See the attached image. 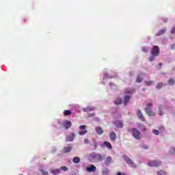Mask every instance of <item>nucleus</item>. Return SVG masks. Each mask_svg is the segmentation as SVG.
Segmentation results:
<instances>
[{
	"mask_svg": "<svg viewBox=\"0 0 175 175\" xmlns=\"http://www.w3.org/2000/svg\"><path fill=\"white\" fill-rule=\"evenodd\" d=\"M106 158V155L92 152L89 156L90 162H101Z\"/></svg>",
	"mask_w": 175,
	"mask_h": 175,
	"instance_id": "obj_1",
	"label": "nucleus"
},
{
	"mask_svg": "<svg viewBox=\"0 0 175 175\" xmlns=\"http://www.w3.org/2000/svg\"><path fill=\"white\" fill-rule=\"evenodd\" d=\"M128 132H131L133 137H135V139H137V140H140V139H142V133H140V131L137 129L135 128L132 129H129Z\"/></svg>",
	"mask_w": 175,
	"mask_h": 175,
	"instance_id": "obj_2",
	"label": "nucleus"
},
{
	"mask_svg": "<svg viewBox=\"0 0 175 175\" xmlns=\"http://www.w3.org/2000/svg\"><path fill=\"white\" fill-rule=\"evenodd\" d=\"M152 103H149L146 105V107L145 108V111L146 113V114H148V116L152 117L154 116H155V113H154V111H152Z\"/></svg>",
	"mask_w": 175,
	"mask_h": 175,
	"instance_id": "obj_3",
	"label": "nucleus"
},
{
	"mask_svg": "<svg viewBox=\"0 0 175 175\" xmlns=\"http://www.w3.org/2000/svg\"><path fill=\"white\" fill-rule=\"evenodd\" d=\"M122 158L125 161L126 163H127V165H129L131 167H133V169H136V167H137V165H136V164L134 163L133 161L128 157V156L124 154L122 156Z\"/></svg>",
	"mask_w": 175,
	"mask_h": 175,
	"instance_id": "obj_4",
	"label": "nucleus"
},
{
	"mask_svg": "<svg viewBox=\"0 0 175 175\" xmlns=\"http://www.w3.org/2000/svg\"><path fill=\"white\" fill-rule=\"evenodd\" d=\"M159 53H161L159 47L158 46H153L151 50L152 55H153V57H158V55H159Z\"/></svg>",
	"mask_w": 175,
	"mask_h": 175,
	"instance_id": "obj_5",
	"label": "nucleus"
},
{
	"mask_svg": "<svg viewBox=\"0 0 175 175\" xmlns=\"http://www.w3.org/2000/svg\"><path fill=\"white\" fill-rule=\"evenodd\" d=\"M162 164V162L158 161H150L148 163V166H150L151 167H158L160 165Z\"/></svg>",
	"mask_w": 175,
	"mask_h": 175,
	"instance_id": "obj_6",
	"label": "nucleus"
},
{
	"mask_svg": "<svg viewBox=\"0 0 175 175\" xmlns=\"http://www.w3.org/2000/svg\"><path fill=\"white\" fill-rule=\"evenodd\" d=\"M79 129L81 131L79 132V135H80V136H83V135H85V133H87V132H88V131L85 130V129H87V126H85V125L80 126Z\"/></svg>",
	"mask_w": 175,
	"mask_h": 175,
	"instance_id": "obj_7",
	"label": "nucleus"
},
{
	"mask_svg": "<svg viewBox=\"0 0 175 175\" xmlns=\"http://www.w3.org/2000/svg\"><path fill=\"white\" fill-rule=\"evenodd\" d=\"M137 115L138 118L141 121H144V122H147V120H146V118H144V115H143V113H142V111L140 109L137 110Z\"/></svg>",
	"mask_w": 175,
	"mask_h": 175,
	"instance_id": "obj_8",
	"label": "nucleus"
},
{
	"mask_svg": "<svg viewBox=\"0 0 175 175\" xmlns=\"http://www.w3.org/2000/svg\"><path fill=\"white\" fill-rule=\"evenodd\" d=\"M63 126L65 128V129H69V128L72 126V122L70 120H64L63 122Z\"/></svg>",
	"mask_w": 175,
	"mask_h": 175,
	"instance_id": "obj_9",
	"label": "nucleus"
},
{
	"mask_svg": "<svg viewBox=\"0 0 175 175\" xmlns=\"http://www.w3.org/2000/svg\"><path fill=\"white\" fill-rule=\"evenodd\" d=\"M76 137V134L75 133H70L68 136L66 137V142H73Z\"/></svg>",
	"mask_w": 175,
	"mask_h": 175,
	"instance_id": "obj_10",
	"label": "nucleus"
},
{
	"mask_svg": "<svg viewBox=\"0 0 175 175\" xmlns=\"http://www.w3.org/2000/svg\"><path fill=\"white\" fill-rule=\"evenodd\" d=\"M86 170H87V172H89L90 173H91L92 172H96V167H95V165H91L90 166L86 167Z\"/></svg>",
	"mask_w": 175,
	"mask_h": 175,
	"instance_id": "obj_11",
	"label": "nucleus"
},
{
	"mask_svg": "<svg viewBox=\"0 0 175 175\" xmlns=\"http://www.w3.org/2000/svg\"><path fill=\"white\" fill-rule=\"evenodd\" d=\"M114 125L117 126V128H124V123L121 120H116L114 122Z\"/></svg>",
	"mask_w": 175,
	"mask_h": 175,
	"instance_id": "obj_12",
	"label": "nucleus"
},
{
	"mask_svg": "<svg viewBox=\"0 0 175 175\" xmlns=\"http://www.w3.org/2000/svg\"><path fill=\"white\" fill-rule=\"evenodd\" d=\"M109 137L111 142H116V139H117V134L114 131H112L109 134Z\"/></svg>",
	"mask_w": 175,
	"mask_h": 175,
	"instance_id": "obj_13",
	"label": "nucleus"
},
{
	"mask_svg": "<svg viewBox=\"0 0 175 175\" xmlns=\"http://www.w3.org/2000/svg\"><path fill=\"white\" fill-rule=\"evenodd\" d=\"M111 161H113V159L111 158V157L110 156L107 157L105 161V165L106 166H109L110 163H111Z\"/></svg>",
	"mask_w": 175,
	"mask_h": 175,
	"instance_id": "obj_14",
	"label": "nucleus"
},
{
	"mask_svg": "<svg viewBox=\"0 0 175 175\" xmlns=\"http://www.w3.org/2000/svg\"><path fill=\"white\" fill-rule=\"evenodd\" d=\"M103 147H107L109 150H111L113 148V146H111V144L107 141H105L103 144Z\"/></svg>",
	"mask_w": 175,
	"mask_h": 175,
	"instance_id": "obj_15",
	"label": "nucleus"
},
{
	"mask_svg": "<svg viewBox=\"0 0 175 175\" xmlns=\"http://www.w3.org/2000/svg\"><path fill=\"white\" fill-rule=\"evenodd\" d=\"M166 32V27L163 28L160 31H159L156 34L155 36H161V35H163Z\"/></svg>",
	"mask_w": 175,
	"mask_h": 175,
	"instance_id": "obj_16",
	"label": "nucleus"
},
{
	"mask_svg": "<svg viewBox=\"0 0 175 175\" xmlns=\"http://www.w3.org/2000/svg\"><path fill=\"white\" fill-rule=\"evenodd\" d=\"M95 131H96L97 135H102V134H103V129H101L100 126L96 127Z\"/></svg>",
	"mask_w": 175,
	"mask_h": 175,
	"instance_id": "obj_17",
	"label": "nucleus"
},
{
	"mask_svg": "<svg viewBox=\"0 0 175 175\" xmlns=\"http://www.w3.org/2000/svg\"><path fill=\"white\" fill-rule=\"evenodd\" d=\"M130 99H131V96H129V95L125 96V97L124 98V104L125 105V106H126V105L129 103Z\"/></svg>",
	"mask_w": 175,
	"mask_h": 175,
	"instance_id": "obj_18",
	"label": "nucleus"
},
{
	"mask_svg": "<svg viewBox=\"0 0 175 175\" xmlns=\"http://www.w3.org/2000/svg\"><path fill=\"white\" fill-rule=\"evenodd\" d=\"M51 173L54 175H58L61 173V170L59 169H54L51 170Z\"/></svg>",
	"mask_w": 175,
	"mask_h": 175,
	"instance_id": "obj_19",
	"label": "nucleus"
},
{
	"mask_svg": "<svg viewBox=\"0 0 175 175\" xmlns=\"http://www.w3.org/2000/svg\"><path fill=\"white\" fill-rule=\"evenodd\" d=\"M138 128H139V129H141V131H142L143 132H146L147 131L146 126H144V124H139Z\"/></svg>",
	"mask_w": 175,
	"mask_h": 175,
	"instance_id": "obj_20",
	"label": "nucleus"
},
{
	"mask_svg": "<svg viewBox=\"0 0 175 175\" xmlns=\"http://www.w3.org/2000/svg\"><path fill=\"white\" fill-rule=\"evenodd\" d=\"M72 151V146H66L64 148V152L68 153Z\"/></svg>",
	"mask_w": 175,
	"mask_h": 175,
	"instance_id": "obj_21",
	"label": "nucleus"
},
{
	"mask_svg": "<svg viewBox=\"0 0 175 175\" xmlns=\"http://www.w3.org/2000/svg\"><path fill=\"white\" fill-rule=\"evenodd\" d=\"M94 110H95V108L90 107H88L83 109V111H85V112L94 111Z\"/></svg>",
	"mask_w": 175,
	"mask_h": 175,
	"instance_id": "obj_22",
	"label": "nucleus"
},
{
	"mask_svg": "<svg viewBox=\"0 0 175 175\" xmlns=\"http://www.w3.org/2000/svg\"><path fill=\"white\" fill-rule=\"evenodd\" d=\"M143 81V77H142V74H139L136 79V83H142Z\"/></svg>",
	"mask_w": 175,
	"mask_h": 175,
	"instance_id": "obj_23",
	"label": "nucleus"
},
{
	"mask_svg": "<svg viewBox=\"0 0 175 175\" xmlns=\"http://www.w3.org/2000/svg\"><path fill=\"white\" fill-rule=\"evenodd\" d=\"M73 163H80V157H75L72 159Z\"/></svg>",
	"mask_w": 175,
	"mask_h": 175,
	"instance_id": "obj_24",
	"label": "nucleus"
},
{
	"mask_svg": "<svg viewBox=\"0 0 175 175\" xmlns=\"http://www.w3.org/2000/svg\"><path fill=\"white\" fill-rule=\"evenodd\" d=\"M174 83H175L174 79L170 78V79L168 80V85H174Z\"/></svg>",
	"mask_w": 175,
	"mask_h": 175,
	"instance_id": "obj_25",
	"label": "nucleus"
},
{
	"mask_svg": "<svg viewBox=\"0 0 175 175\" xmlns=\"http://www.w3.org/2000/svg\"><path fill=\"white\" fill-rule=\"evenodd\" d=\"M65 116H70L72 114V111L70 110H65L64 112Z\"/></svg>",
	"mask_w": 175,
	"mask_h": 175,
	"instance_id": "obj_26",
	"label": "nucleus"
},
{
	"mask_svg": "<svg viewBox=\"0 0 175 175\" xmlns=\"http://www.w3.org/2000/svg\"><path fill=\"white\" fill-rule=\"evenodd\" d=\"M109 172H110V171L109 170V169H105L102 171V174L103 175H108Z\"/></svg>",
	"mask_w": 175,
	"mask_h": 175,
	"instance_id": "obj_27",
	"label": "nucleus"
},
{
	"mask_svg": "<svg viewBox=\"0 0 175 175\" xmlns=\"http://www.w3.org/2000/svg\"><path fill=\"white\" fill-rule=\"evenodd\" d=\"M121 103H122V99L121 98H118L115 100L116 105H121Z\"/></svg>",
	"mask_w": 175,
	"mask_h": 175,
	"instance_id": "obj_28",
	"label": "nucleus"
},
{
	"mask_svg": "<svg viewBox=\"0 0 175 175\" xmlns=\"http://www.w3.org/2000/svg\"><path fill=\"white\" fill-rule=\"evenodd\" d=\"M146 85H152L154 84V81H145Z\"/></svg>",
	"mask_w": 175,
	"mask_h": 175,
	"instance_id": "obj_29",
	"label": "nucleus"
},
{
	"mask_svg": "<svg viewBox=\"0 0 175 175\" xmlns=\"http://www.w3.org/2000/svg\"><path fill=\"white\" fill-rule=\"evenodd\" d=\"M163 87V83H159L157 85V90H161Z\"/></svg>",
	"mask_w": 175,
	"mask_h": 175,
	"instance_id": "obj_30",
	"label": "nucleus"
},
{
	"mask_svg": "<svg viewBox=\"0 0 175 175\" xmlns=\"http://www.w3.org/2000/svg\"><path fill=\"white\" fill-rule=\"evenodd\" d=\"M157 174H159V175H167L166 172H165L163 170L158 171Z\"/></svg>",
	"mask_w": 175,
	"mask_h": 175,
	"instance_id": "obj_31",
	"label": "nucleus"
},
{
	"mask_svg": "<svg viewBox=\"0 0 175 175\" xmlns=\"http://www.w3.org/2000/svg\"><path fill=\"white\" fill-rule=\"evenodd\" d=\"M152 133H154V135H159V131L156 129H153Z\"/></svg>",
	"mask_w": 175,
	"mask_h": 175,
	"instance_id": "obj_32",
	"label": "nucleus"
},
{
	"mask_svg": "<svg viewBox=\"0 0 175 175\" xmlns=\"http://www.w3.org/2000/svg\"><path fill=\"white\" fill-rule=\"evenodd\" d=\"M159 129L160 132H163V131H165V126H160L159 127Z\"/></svg>",
	"mask_w": 175,
	"mask_h": 175,
	"instance_id": "obj_33",
	"label": "nucleus"
},
{
	"mask_svg": "<svg viewBox=\"0 0 175 175\" xmlns=\"http://www.w3.org/2000/svg\"><path fill=\"white\" fill-rule=\"evenodd\" d=\"M170 154H172L173 155H175V148H172L170 150Z\"/></svg>",
	"mask_w": 175,
	"mask_h": 175,
	"instance_id": "obj_34",
	"label": "nucleus"
},
{
	"mask_svg": "<svg viewBox=\"0 0 175 175\" xmlns=\"http://www.w3.org/2000/svg\"><path fill=\"white\" fill-rule=\"evenodd\" d=\"M61 169L62 170H64V172H68V167H66V166H62Z\"/></svg>",
	"mask_w": 175,
	"mask_h": 175,
	"instance_id": "obj_35",
	"label": "nucleus"
},
{
	"mask_svg": "<svg viewBox=\"0 0 175 175\" xmlns=\"http://www.w3.org/2000/svg\"><path fill=\"white\" fill-rule=\"evenodd\" d=\"M142 51H144V53H148V49L146 47H144L142 49Z\"/></svg>",
	"mask_w": 175,
	"mask_h": 175,
	"instance_id": "obj_36",
	"label": "nucleus"
},
{
	"mask_svg": "<svg viewBox=\"0 0 175 175\" xmlns=\"http://www.w3.org/2000/svg\"><path fill=\"white\" fill-rule=\"evenodd\" d=\"M84 143H85V144H89L90 140L88 139H84Z\"/></svg>",
	"mask_w": 175,
	"mask_h": 175,
	"instance_id": "obj_37",
	"label": "nucleus"
},
{
	"mask_svg": "<svg viewBox=\"0 0 175 175\" xmlns=\"http://www.w3.org/2000/svg\"><path fill=\"white\" fill-rule=\"evenodd\" d=\"M154 55L151 56L150 58H149V61L151 62L152 61H154Z\"/></svg>",
	"mask_w": 175,
	"mask_h": 175,
	"instance_id": "obj_38",
	"label": "nucleus"
},
{
	"mask_svg": "<svg viewBox=\"0 0 175 175\" xmlns=\"http://www.w3.org/2000/svg\"><path fill=\"white\" fill-rule=\"evenodd\" d=\"M172 33H175V27H174L171 31Z\"/></svg>",
	"mask_w": 175,
	"mask_h": 175,
	"instance_id": "obj_39",
	"label": "nucleus"
},
{
	"mask_svg": "<svg viewBox=\"0 0 175 175\" xmlns=\"http://www.w3.org/2000/svg\"><path fill=\"white\" fill-rule=\"evenodd\" d=\"M107 77H109V75H108L107 73H105V74L104 75V78H105V79H107Z\"/></svg>",
	"mask_w": 175,
	"mask_h": 175,
	"instance_id": "obj_40",
	"label": "nucleus"
},
{
	"mask_svg": "<svg viewBox=\"0 0 175 175\" xmlns=\"http://www.w3.org/2000/svg\"><path fill=\"white\" fill-rule=\"evenodd\" d=\"M159 116H163V112L162 111V110H160L159 112Z\"/></svg>",
	"mask_w": 175,
	"mask_h": 175,
	"instance_id": "obj_41",
	"label": "nucleus"
},
{
	"mask_svg": "<svg viewBox=\"0 0 175 175\" xmlns=\"http://www.w3.org/2000/svg\"><path fill=\"white\" fill-rule=\"evenodd\" d=\"M43 175H49L48 172H42Z\"/></svg>",
	"mask_w": 175,
	"mask_h": 175,
	"instance_id": "obj_42",
	"label": "nucleus"
},
{
	"mask_svg": "<svg viewBox=\"0 0 175 175\" xmlns=\"http://www.w3.org/2000/svg\"><path fill=\"white\" fill-rule=\"evenodd\" d=\"M93 146H94V148H96V147H97L96 142H94Z\"/></svg>",
	"mask_w": 175,
	"mask_h": 175,
	"instance_id": "obj_43",
	"label": "nucleus"
},
{
	"mask_svg": "<svg viewBox=\"0 0 175 175\" xmlns=\"http://www.w3.org/2000/svg\"><path fill=\"white\" fill-rule=\"evenodd\" d=\"M159 69H161V68H162V63H159Z\"/></svg>",
	"mask_w": 175,
	"mask_h": 175,
	"instance_id": "obj_44",
	"label": "nucleus"
},
{
	"mask_svg": "<svg viewBox=\"0 0 175 175\" xmlns=\"http://www.w3.org/2000/svg\"><path fill=\"white\" fill-rule=\"evenodd\" d=\"M174 47H175V45L172 44V46H171L172 50H174Z\"/></svg>",
	"mask_w": 175,
	"mask_h": 175,
	"instance_id": "obj_45",
	"label": "nucleus"
},
{
	"mask_svg": "<svg viewBox=\"0 0 175 175\" xmlns=\"http://www.w3.org/2000/svg\"><path fill=\"white\" fill-rule=\"evenodd\" d=\"M116 175H122V173L118 172H117Z\"/></svg>",
	"mask_w": 175,
	"mask_h": 175,
	"instance_id": "obj_46",
	"label": "nucleus"
},
{
	"mask_svg": "<svg viewBox=\"0 0 175 175\" xmlns=\"http://www.w3.org/2000/svg\"><path fill=\"white\" fill-rule=\"evenodd\" d=\"M144 148L147 149V148H148V146H144Z\"/></svg>",
	"mask_w": 175,
	"mask_h": 175,
	"instance_id": "obj_47",
	"label": "nucleus"
},
{
	"mask_svg": "<svg viewBox=\"0 0 175 175\" xmlns=\"http://www.w3.org/2000/svg\"><path fill=\"white\" fill-rule=\"evenodd\" d=\"M122 175H127L126 173H122Z\"/></svg>",
	"mask_w": 175,
	"mask_h": 175,
	"instance_id": "obj_48",
	"label": "nucleus"
},
{
	"mask_svg": "<svg viewBox=\"0 0 175 175\" xmlns=\"http://www.w3.org/2000/svg\"><path fill=\"white\" fill-rule=\"evenodd\" d=\"M127 94H131V92H128Z\"/></svg>",
	"mask_w": 175,
	"mask_h": 175,
	"instance_id": "obj_49",
	"label": "nucleus"
}]
</instances>
